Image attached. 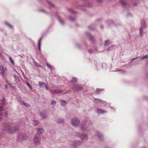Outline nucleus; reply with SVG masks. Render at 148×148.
Returning <instances> with one entry per match:
<instances>
[{
	"mask_svg": "<svg viewBox=\"0 0 148 148\" xmlns=\"http://www.w3.org/2000/svg\"><path fill=\"white\" fill-rule=\"evenodd\" d=\"M3 126L4 127L2 128V129L8 130L10 133L14 134L18 130V127L17 126L11 127L8 124L4 125Z\"/></svg>",
	"mask_w": 148,
	"mask_h": 148,
	"instance_id": "obj_1",
	"label": "nucleus"
},
{
	"mask_svg": "<svg viewBox=\"0 0 148 148\" xmlns=\"http://www.w3.org/2000/svg\"><path fill=\"white\" fill-rule=\"evenodd\" d=\"M40 136L38 133H36L35 135L33 141L34 145H38L40 144Z\"/></svg>",
	"mask_w": 148,
	"mask_h": 148,
	"instance_id": "obj_2",
	"label": "nucleus"
},
{
	"mask_svg": "<svg viewBox=\"0 0 148 148\" xmlns=\"http://www.w3.org/2000/svg\"><path fill=\"white\" fill-rule=\"evenodd\" d=\"M18 137V141L19 142H21L27 138V136L25 134L23 133L19 134Z\"/></svg>",
	"mask_w": 148,
	"mask_h": 148,
	"instance_id": "obj_3",
	"label": "nucleus"
},
{
	"mask_svg": "<svg viewBox=\"0 0 148 148\" xmlns=\"http://www.w3.org/2000/svg\"><path fill=\"white\" fill-rule=\"evenodd\" d=\"M82 87L80 85L74 84L72 87V89L75 91L81 90L82 89Z\"/></svg>",
	"mask_w": 148,
	"mask_h": 148,
	"instance_id": "obj_4",
	"label": "nucleus"
},
{
	"mask_svg": "<svg viewBox=\"0 0 148 148\" xmlns=\"http://www.w3.org/2000/svg\"><path fill=\"white\" fill-rule=\"evenodd\" d=\"M79 123V119L77 118H75L73 119L71 121V123L74 126H77Z\"/></svg>",
	"mask_w": 148,
	"mask_h": 148,
	"instance_id": "obj_5",
	"label": "nucleus"
},
{
	"mask_svg": "<svg viewBox=\"0 0 148 148\" xmlns=\"http://www.w3.org/2000/svg\"><path fill=\"white\" fill-rule=\"evenodd\" d=\"M50 92L51 93L54 94L61 93L62 92V91L59 89H56L51 90Z\"/></svg>",
	"mask_w": 148,
	"mask_h": 148,
	"instance_id": "obj_6",
	"label": "nucleus"
},
{
	"mask_svg": "<svg viewBox=\"0 0 148 148\" xmlns=\"http://www.w3.org/2000/svg\"><path fill=\"white\" fill-rule=\"evenodd\" d=\"M40 115L42 118H45L47 115V113L46 111H43L40 113Z\"/></svg>",
	"mask_w": 148,
	"mask_h": 148,
	"instance_id": "obj_7",
	"label": "nucleus"
},
{
	"mask_svg": "<svg viewBox=\"0 0 148 148\" xmlns=\"http://www.w3.org/2000/svg\"><path fill=\"white\" fill-rule=\"evenodd\" d=\"M143 22H144L143 23V24L142 25V26H141V27L140 29V35L141 36H142L143 35V33H142V32H143V30H142V29L144 27H146V26H145V23L144 22V21H143Z\"/></svg>",
	"mask_w": 148,
	"mask_h": 148,
	"instance_id": "obj_8",
	"label": "nucleus"
},
{
	"mask_svg": "<svg viewBox=\"0 0 148 148\" xmlns=\"http://www.w3.org/2000/svg\"><path fill=\"white\" fill-rule=\"evenodd\" d=\"M36 130L37 131V133H38L40 136V134H42L44 132V130L42 128H38Z\"/></svg>",
	"mask_w": 148,
	"mask_h": 148,
	"instance_id": "obj_9",
	"label": "nucleus"
},
{
	"mask_svg": "<svg viewBox=\"0 0 148 148\" xmlns=\"http://www.w3.org/2000/svg\"><path fill=\"white\" fill-rule=\"evenodd\" d=\"M96 112L98 114L103 113H105L106 111L105 110H103L100 109H97L96 110Z\"/></svg>",
	"mask_w": 148,
	"mask_h": 148,
	"instance_id": "obj_10",
	"label": "nucleus"
},
{
	"mask_svg": "<svg viewBox=\"0 0 148 148\" xmlns=\"http://www.w3.org/2000/svg\"><path fill=\"white\" fill-rule=\"evenodd\" d=\"M46 84L45 83L43 82H38V85L40 87H43L45 86Z\"/></svg>",
	"mask_w": 148,
	"mask_h": 148,
	"instance_id": "obj_11",
	"label": "nucleus"
},
{
	"mask_svg": "<svg viewBox=\"0 0 148 148\" xmlns=\"http://www.w3.org/2000/svg\"><path fill=\"white\" fill-rule=\"evenodd\" d=\"M78 137L81 138L82 140L87 139V136L86 135H79L78 136Z\"/></svg>",
	"mask_w": 148,
	"mask_h": 148,
	"instance_id": "obj_12",
	"label": "nucleus"
},
{
	"mask_svg": "<svg viewBox=\"0 0 148 148\" xmlns=\"http://www.w3.org/2000/svg\"><path fill=\"white\" fill-rule=\"evenodd\" d=\"M42 40V38H40V40H39L38 42V48L39 50H40V46H41V41Z\"/></svg>",
	"mask_w": 148,
	"mask_h": 148,
	"instance_id": "obj_13",
	"label": "nucleus"
},
{
	"mask_svg": "<svg viewBox=\"0 0 148 148\" xmlns=\"http://www.w3.org/2000/svg\"><path fill=\"white\" fill-rule=\"evenodd\" d=\"M77 79L76 78L73 77L72 80L71 81V83L76 82L77 81Z\"/></svg>",
	"mask_w": 148,
	"mask_h": 148,
	"instance_id": "obj_14",
	"label": "nucleus"
},
{
	"mask_svg": "<svg viewBox=\"0 0 148 148\" xmlns=\"http://www.w3.org/2000/svg\"><path fill=\"white\" fill-rule=\"evenodd\" d=\"M0 71L2 72V73L3 74L4 73L5 70L3 66H0Z\"/></svg>",
	"mask_w": 148,
	"mask_h": 148,
	"instance_id": "obj_15",
	"label": "nucleus"
},
{
	"mask_svg": "<svg viewBox=\"0 0 148 148\" xmlns=\"http://www.w3.org/2000/svg\"><path fill=\"white\" fill-rule=\"evenodd\" d=\"M121 3L123 5H125L126 4V2L125 1L123 0H122L120 1Z\"/></svg>",
	"mask_w": 148,
	"mask_h": 148,
	"instance_id": "obj_16",
	"label": "nucleus"
},
{
	"mask_svg": "<svg viewBox=\"0 0 148 148\" xmlns=\"http://www.w3.org/2000/svg\"><path fill=\"white\" fill-rule=\"evenodd\" d=\"M39 123V121H33V124L35 125H37Z\"/></svg>",
	"mask_w": 148,
	"mask_h": 148,
	"instance_id": "obj_17",
	"label": "nucleus"
},
{
	"mask_svg": "<svg viewBox=\"0 0 148 148\" xmlns=\"http://www.w3.org/2000/svg\"><path fill=\"white\" fill-rule=\"evenodd\" d=\"M66 103V101H62L60 102L61 104L63 106H64Z\"/></svg>",
	"mask_w": 148,
	"mask_h": 148,
	"instance_id": "obj_18",
	"label": "nucleus"
},
{
	"mask_svg": "<svg viewBox=\"0 0 148 148\" xmlns=\"http://www.w3.org/2000/svg\"><path fill=\"white\" fill-rule=\"evenodd\" d=\"M63 121L64 120L62 119H60L57 121V122L59 123H63Z\"/></svg>",
	"mask_w": 148,
	"mask_h": 148,
	"instance_id": "obj_19",
	"label": "nucleus"
},
{
	"mask_svg": "<svg viewBox=\"0 0 148 148\" xmlns=\"http://www.w3.org/2000/svg\"><path fill=\"white\" fill-rule=\"evenodd\" d=\"M23 105L26 107H29L30 106V105L29 104H27L24 102H23Z\"/></svg>",
	"mask_w": 148,
	"mask_h": 148,
	"instance_id": "obj_20",
	"label": "nucleus"
},
{
	"mask_svg": "<svg viewBox=\"0 0 148 148\" xmlns=\"http://www.w3.org/2000/svg\"><path fill=\"white\" fill-rule=\"evenodd\" d=\"M47 3L49 5V6H50L51 7H54V5L53 4H52L50 2H49V1H47Z\"/></svg>",
	"mask_w": 148,
	"mask_h": 148,
	"instance_id": "obj_21",
	"label": "nucleus"
},
{
	"mask_svg": "<svg viewBox=\"0 0 148 148\" xmlns=\"http://www.w3.org/2000/svg\"><path fill=\"white\" fill-rule=\"evenodd\" d=\"M9 59L10 60L11 62L12 63V64H14V62L13 61L12 59L10 57L9 58Z\"/></svg>",
	"mask_w": 148,
	"mask_h": 148,
	"instance_id": "obj_22",
	"label": "nucleus"
},
{
	"mask_svg": "<svg viewBox=\"0 0 148 148\" xmlns=\"http://www.w3.org/2000/svg\"><path fill=\"white\" fill-rule=\"evenodd\" d=\"M108 40H106L105 41V46H108Z\"/></svg>",
	"mask_w": 148,
	"mask_h": 148,
	"instance_id": "obj_23",
	"label": "nucleus"
},
{
	"mask_svg": "<svg viewBox=\"0 0 148 148\" xmlns=\"http://www.w3.org/2000/svg\"><path fill=\"white\" fill-rule=\"evenodd\" d=\"M46 64H47V66L49 68V69H52L51 66L49 64L47 63Z\"/></svg>",
	"mask_w": 148,
	"mask_h": 148,
	"instance_id": "obj_24",
	"label": "nucleus"
},
{
	"mask_svg": "<svg viewBox=\"0 0 148 148\" xmlns=\"http://www.w3.org/2000/svg\"><path fill=\"white\" fill-rule=\"evenodd\" d=\"M27 85L31 89H32V87L31 86V85H30V84H29V83L28 82H27Z\"/></svg>",
	"mask_w": 148,
	"mask_h": 148,
	"instance_id": "obj_25",
	"label": "nucleus"
},
{
	"mask_svg": "<svg viewBox=\"0 0 148 148\" xmlns=\"http://www.w3.org/2000/svg\"><path fill=\"white\" fill-rule=\"evenodd\" d=\"M97 136H98V137L99 138H101L102 137V135H101L100 134H99V133H97Z\"/></svg>",
	"mask_w": 148,
	"mask_h": 148,
	"instance_id": "obj_26",
	"label": "nucleus"
},
{
	"mask_svg": "<svg viewBox=\"0 0 148 148\" xmlns=\"http://www.w3.org/2000/svg\"><path fill=\"white\" fill-rule=\"evenodd\" d=\"M69 11L71 12L72 13H75V12L73 11V10L72 9H69Z\"/></svg>",
	"mask_w": 148,
	"mask_h": 148,
	"instance_id": "obj_27",
	"label": "nucleus"
},
{
	"mask_svg": "<svg viewBox=\"0 0 148 148\" xmlns=\"http://www.w3.org/2000/svg\"><path fill=\"white\" fill-rule=\"evenodd\" d=\"M56 103V101H55L53 100L51 102V104L52 105H53L54 103Z\"/></svg>",
	"mask_w": 148,
	"mask_h": 148,
	"instance_id": "obj_28",
	"label": "nucleus"
},
{
	"mask_svg": "<svg viewBox=\"0 0 148 148\" xmlns=\"http://www.w3.org/2000/svg\"><path fill=\"white\" fill-rule=\"evenodd\" d=\"M6 25H7L9 27H12V25H10V24H9L8 23H6Z\"/></svg>",
	"mask_w": 148,
	"mask_h": 148,
	"instance_id": "obj_29",
	"label": "nucleus"
},
{
	"mask_svg": "<svg viewBox=\"0 0 148 148\" xmlns=\"http://www.w3.org/2000/svg\"><path fill=\"white\" fill-rule=\"evenodd\" d=\"M148 57L147 56V55H146L145 56H143L142 59V60H143L144 58H147Z\"/></svg>",
	"mask_w": 148,
	"mask_h": 148,
	"instance_id": "obj_30",
	"label": "nucleus"
},
{
	"mask_svg": "<svg viewBox=\"0 0 148 148\" xmlns=\"http://www.w3.org/2000/svg\"><path fill=\"white\" fill-rule=\"evenodd\" d=\"M45 87L46 89L47 90L48 89V87L47 86L46 84L45 86Z\"/></svg>",
	"mask_w": 148,
	"mask_h": 148,
	"instance_id": "obj_31",
	"label": "nucleus"
},
{
	"mask_svg": "<svg viewBox=\"0 0 148 148\" xmlns=\"http://www.w3.org/2000/svg\"><path fill=\"white\" fill-rule=\"evenodd\" d=\"M3 110V107H2L0 106V111L2 110Z\"/></svg>",
	"mask_w": 148,
	"mask_h": 148,
	"instance_id": "obj_32",
	"label": "nucleus"
},
{
	"mask_svg": "<svg viewBox=\"0 0 148 148\" xmlns=\"http://www.w3.org/2000/svg\"><path fill=\"white\" fill-rule=\"evenodd\" d=\"M88 51L90 53H92V51L91 50H88Z\"/></svg>",
	"mask_w": 148,
	"mask_h": 148,
	"instance_id": "obj_33",
	"label": "nucleus"
},
{
	"mask_svg": "<svg viewBox=\"0 0 148 148\" xmlns=\"http://www.w3.org/2000/svg\"><path fill=\"white\" fill-rule=\"evenodd\" d=\"M5 88L6 89H7L8 88V85H7V84L5 85Z\"/></svg>",
	"mask_w": 148,
	"mask_h": 148,
	"instance_id": "obj_34",
	"label": "nucleus"
},
{
	"mask_svg": "<svg viewBox=\"0 0 148 148\" xmlns=\"http://www.w3.org/2000/svg\"><path fill=\"white\" fill-rule=\"evenodd\" d=\"M1 117H2V115L0 114V120L1 119H2Z\"/></svg>",
	"mask_w": 148,
	"mask_h": 148,
	"instance_id": "obj_35",
	"label": "nucleus"
},
{
	"mask_svg": "<svg viewBox=\"0 0 148 148\" xmlns=\"http://www.w3.org/2000/svg\"><path fill=\"white\" fill-rule=\"evenodd\" d=\"M60 22L62 24V22L61 20H60Z\"/></svg>",
	"mask_w": 148,
	"mask_h": 148,
	"instance_id": "obj_36",
	"label": "nucleus"
},
{
	"mask_svg": "<svg viewBox=\"0 0 148 148\" xmlns=\"http://www.w3.org/2000/svg\"><path fill=\"white\" fill-rule=\"evenodd\" d=\"M71 21H73L74 20V19H73L71 20Z\"/></svg>",
	"mask_w": 148,
	"mask_h": 148,
	"instance_id": "obj_37",
	"label": "nucleus"
},
{
	"mask_svg": "<svg viewBox=\"0 0 148 148\" xmlns=\"http://www.w3.org/2000/svg\"><path fill=\"white\" fill-rule=\"evenodd\" d=\"M101 28H103V26H101Z\"/></svg>",
	"mask_w": 148,
	"mask_h": 148,
	"instance_id": "obj_38",
	"label": "nucleus"
},
{
	"mask_svg": "<svg viewBox=\"0 0 148 148\" xmlns=\"http://www.w3.org/2000/svg\"><path fill=\"white\" fill-rule=\"evenodd\" d=\"M135 59V58H134L133 59V60H134V59Z\"/></svg>",
	"mask_w": 148,
	"mask_h": 148,
	"instance_id": "obj_39",
	"label": "nucleus"
},
{
	"mask_svg": "<svg viewBox=\"0 0 148 148\" xmlns=\"http://www.w3.org/2000/svg\"><path fill=\"white\" fill-rule=\"evenodd\" d=\"M6 115H7V113H6Z\"/></svg>",
	"mask_w": 148,
	"mask_h": 148,
	"instance_id": "obj_40",
	"label": "nucleus"
}]
</instances>
